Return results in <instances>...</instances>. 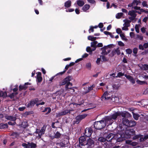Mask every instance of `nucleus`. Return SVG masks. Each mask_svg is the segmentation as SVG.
<instances>
[{"instance_id":"1","label":"nucleus","mask_w":148,"mask_h":148,"mask_svg":"<svg viewBox=\"0 0 148 148\" xmlns=\"http://www.w3.org/2000/svg\"><path fill=\"white\" fill-rule=\"evenodd\" d=\"M104 120L95 122L94 123V127L97 130H101L104 127L106 126L105 123L107 121Z\"/></svg>"},{"instance_id":"2","label":"nucleus","mask_w":148,"mask_h":148,"mask_svg":"<svg viewBox=\"0 0 148 148\" xmlns=\"http://www.w3.org/2000/svg\"><path fill=\"white\" fill-rule=\"evenodd\" d=\"M120 116V112H116L114 114L110 115L107 116L103 119L105 121H109L112 119L115 120L118 116Z\"/></svg>"},{"instance_id":"3","label":"nucleus","mask_w":148,"mask_h":148,"mask_svg":"<svg viewBox=\"0 0 148 148\" xmlns=\"http://www.w3.org/2000/svg\"><path fill=\"white\" fill-rule=\"evenodd\" d=\"M125 138H130L131 135H133L135 134V131L133 129L126 130L125 132Z\"/></svg>"},{"instance_id":"4","label":"nucleus","mask_w":148,"mask_h":148,"mask_svg":"<svg viewBox=\"0 0 148 148\" xmlns=\"http://www.w3.org/2000/svg\"><path fill=\"white\" fill-rule=\"evenodd\" d=\"M111 45H109L107 46H105L103 48L101 49L102 52L101 54L102 55H107L108 53H110V47Z\"/></svg>"},{"instance_id":"5","label":"nucleus","mask_w":148,"mask_h":148,"mask_svg":"<svg viewBox=\"0 0 148 148\" xmlns=\"http://www.w3.org/2000/svg\"><path fill=\"white\" fill-rule=\"evenodd\" d=\"M22 146L24 147H26L27 148H36L37 147L36 144L33 142L23 143Z\"/></svg>"},{"instance_id":"6","label":"nucleus","mask_w":148,"mask_h":148,"mask_svg":"<svg viewBox=\"0 0 148 148\" xmlns=\"http://www.w3.org/2000/svg\"><path fill=\"white\" fill-rule=\"evenodd\" d=\"M72 79V77L71 76L67 77L64 79L59 83V85L60 86H61L66 84L68 82L71 81Z\"/></svg>"},{"instance_id":"7","label":"nucleus","mask_w":148,"mask_h":148,"mask_svg":"<svg viewBox=\"0 0 148 148\" xmlns=\"http://www.w3.org/2000/svg\"><path fill=\"white\" fill-rule=\"evenodd\" d=\"M45 129V126H43L41 130L37 129L35 133L38 134V136H39V138H40L41 137V136L44 134Z\"/></svg>"},{"instance_id":"8","label":"nucleus","mask_w":148,"mask_h":148,"mask_svg":"<svg viewBox=\"0 0 148 148\" xmlns=\"http://www.w3.org/2000/svg\"><path fill=\"white\" fill-rule=\"evenodd\" d=\"M128 15L130 16L129 17V18L131 21L134 20L136 16L135 10L129 11L128 13Z\"/></svg>"},{"instance_id":"9","label":"nucleus","mask_w":148,"mask_h":148,"mask_svg":"<svg viewBox=\"0 0 148 148\" xmlns=\"http://www.w3.org/2000/svg\"><path fill=\"white\" fill-rule=\"evenodd\" d=\"M87 116V114H83L79 115L77 116L75 118V119L76 120L75 121V123L77 124L78 123L82 120L85 118Z\"/></svg>"},{"instance_id":"10","label":"nucleus","mask_w":148,"mask_h":148,"mask_svg":"<svg viewBox=\"0 0 148 148\" xmlns=\"http://www.w3.org/2000/svg\"><path fill=\"white\" fill-rule=\"evenodd\" d=\"M102 100L105 101L111 99V96L107 92H105L101 97Z\"/></svg>"},{"instance_id":"11","label":"nucleus","mask_w":148,"mask_h":148,"mask_svg":"<svg viewBox=\"0 0 148 148\" xmlns=\"http://www.w3.org/2000/svg\"><path fill=\"white\" fill-rule=\"evenodd\" d=\"M92 132V130L91 128H86L85 130V135L87 137H90Z\"/></svg>"},{"instance_id":"12","label":"nucleus","mask_w":148,"mask_h":148,"mask_svg":"<svg viewBox=\"0 0 148 148\" xmlns=\"http://www.w3.org/2000/svg\"><path fill=\"white\" fill-rule=\"evenodd\" d=\"M70 111L68 109L65 110L58 113H56V117H59L60 116L66 115L68 113H70Z\"/></svg>"},{"instance_id":"13","label":"nucleus","mask_w":148,"mask_h":148,"mask_svg":"<svg viewBox=\"0 0 148 148\" xmlns=\"http://www.w3.org/2000/svg\"><path fill=\"white\" fill-rule=\"evenodd\" d=\"M86 138L84 136L81 137L79 138V142L80 145L84 146L86 145Z\"/></svg>"},{"instance_id":"14","label":"nucleus","mask_w":148,"mask_h":148,"mask_svg":"<svg viewBox=\"0 0 148 148\" xmlns=\"http://www.w3.org/2000/svg\"><path fill=\"white\" fill-rule=\"evenodd\" d=\"M38 99H37L33 100H32L27 105V107L28 108L32 107L34 106V105L36 104L38 101Z\"/></svg>"},{"instance_id":"15","label":"nucleus","mask_w":148,"mask_h":148,"mask_svg":"<svg viewBox=\"0 0 148 148\" xmlns=\"http://www.w3.org/2000/svg\"><path fill=\"white\" fill-rule=\"evenodd\" d=\"M116 141L118 142H121L124 140V138H125V135L123 134H118L116 135Z\"/></svg>"},{"instance_id":"16","label":"nucleus","mask_w":148,"mask_h":148,"mask_svg":"<svg viewBox=\"0 0 148 148\" xmlns=\"http://www.w3.org/2000/svg\"><path fill=\"white\" fill-rule=\"evenodd\" d=\"M115 135L112 133H110L108 135L106 138V140L108 142H111L112 140L114 137Z\"/></svg>"},{"instance_id":"17","label":"nucleus","mask_w":148,"mask_h":148,"mask_svg":"<svg viewBox=\"0 0 148 148\" xmlns=\"http://www.w3.org/2000/svg\"><path fill=\"white\" fill-rule=\"evenodd\" d=\"M5 118L8 120L12 121H15L16 119V117L15 116H10L8 115H6L5 116Z\"/></svg>"},{"instance_id":"18","label":"nucleus","mask_w":148,"mask_h":148,"mask_svg":"<svg viewBox=\"0 0 148 148\" xmlns=\"http://www.w3.org/2000/svg\"><path fill=\"white\" fill-rule=\"evenodd\" d=\"M125 77L128 79L132 84H134L135 83V79L131 76L130 75H125Z\"/></svg>"},{"instance_id":"19","label":"nucleus","mask_w":148,"mask_h":148,"mask_svg":"<svg viewBox=\"0 0 148 148\" xmlns=\"http://www.w3.org/2000/svg\"><path fill=\"white\" fill-rule=\"evenodd\" d=\"M139 67L142 70H148V64H141L139 65Z\"/></svg>"},{"instance_id":"20","label":"nucleus","mask_w":148,"mask_h":148,"mask_svg":"<svg viewBox=\"0 0 148 148\" xmlns=\"http://www.w3.org/2000/svg\"><path fill=\"white\" fill-rule=\"evenodd\" d=\"M97 43V42L96 41L91 42V47L93 48L92 49V51H94L96 49Z\"/></svg>"},{"instance_id":"21","label":"nucleus","mask_w":148,"mask_h":148,"mask_svg":"<svg viewBox=\"0 0 148 148\" xmlns=\"http://www.w3.org/2000/svg\"><path fill=\"white\" fill-rule=\"evenodd\" d=\"M112 53L113 55H114L116 54L119 55L120 54V52L119 49V48H118L116 49H114L112 51Z\"/></svg>"},{"instance_id":"22","label":"nucleus","mask_w":148,"mask_h":148,"mask_svg":"<svg viewBox=\"0 0 148 148\" xmlns=\"http://www.w3.org/2000/svg\"><path fill=\"white\" fill-rule=\"evenodd\" d=\"M94 143V141L93 140L90 138H89L87 140V142H86V145H88V146H91Z\"/></svg>"},{"instance_id":"23","label":"nucleus","mask_w":148,"mask_h":148,"mask_svg":"<svg viewBox=\"0 0 148 148\" xmlns=\"http://www.w3.org/2000/svg\"><path fill=\"white\" fill-rule=\"evenodd\" d=\"M129 121L128 119L124 118L122 119V123L123 125L127 127L128 126Z\"/></svg>"},{"instance_id":"24","label":"nucleus","mask_w":148,"mask_h":148,"mask_svg":"<svg viewBox=\"0 0 148 148\" xmlns=\"http://www.w3.org/2000/svg\"><path fill=\"white\" fill-rule=\"evenodd\" d=\"M41 73L40 72H39L37 73V79L38 82H40L42 80V77H41Z\"/></svg>"},{"instance_id":"25","label":"nucleus","mask_w":148,"mask_h":148,"mask_svg":"<svg viewBox=\"0 0 148 148\" xmlns=\"http://www.w3.org/2000/svg\"><path fill=\"white\" fill-rule=\"evenodd\" d=\"M136 122L134 120H131L129 121L128 127H132L136 125Z\"/></svg>"},{"instance_id":"26","label":"nucleus","mask_w":148,"mask_h":148,"mask_svg":"<svg viewBox=\"0 0 148 148\" xmlns=\"http://www.w3.org/2000/svg\"><path fill=\"white\" fill-rule=\"evenodd\" d=\"M66 71V70H65V71H63V72H60V73H57L55 75L49 79V81L52 82V81L54 79V78H55V77L56 76H57L59 75H63L64 73H65Z\"/></svg>"},{"instance_id":"27","label":"nucleus","mask_w":148,"mask_h":148,"mask_svg":"<svg viewBox=\"0 0 148 148\" xmlns=\"http://www.w3.org/2000/svg\"><path fill=\"white\" fill-rule=\"evenodd\" d=\"M71 2L70 0H68L64 3V6L66 8H68L71 5Z\"/></svg>"},{"instance_id":"28","label":"nucleus","mask_w":148,"mask_h":148,"mask_svg":"<svg viewBox=\"0 0 148 148\" xmlns=\"http://www.w3.org/2000/svg\"><path fill=\"white\" fill-rule=\"evenodd\" d=\"M90 5L88 4L85 5L82 8V10L84 12H86L90 8Z\"/></svg>"},{"instance_id":"29","label":"nucleus","mask_w":148,"mask_h":148,"mask_svg":"<svg viewBox=\"0 0 148 148\" xmlns=\"http://www.w3.org/2000/svg\"><path fill=\"white\" fill-rule=\"evenodd\" d=\"M77 3L79 6L82 7L84 4V2L83 1L78 0L77 1Z\"/></svg>"},{"instance_id":"30","label":"nucleus","mask_w":148,"mask_h":148,"mask_svg":"<svg viewBox=\"0 0 148 148\" xmlns=\"http://www.w3.org/2000/svg\"><path fill=\"white\" fill-rule=\"evenodd\" d=\"M135 39L137 40H142L143 39V36L141 35H140L139 34H137L136 36Z\"/></svg>"},{"instance_id":"31","label":"nucleus","mask_w":148,"mask_h":148,"mask_svg":"<svg viewBox=\"0 0 148 148\" xmlns=\"http://www.w3.org/2000/svg\"><path fill=\"white\" fill-rule=\"evenodd\" d=\"M145 115V114L144 113L141 114V116H145V118L143 121L146 123L148 124V115Z\"/></svg>"},{"instance_id":"32","label":"nucleus","mask_w":148,"mask_h":148,"mask_svg":"<svg viewBox=\"0 0 148 148\" xmlns=\"http://www.w3.org/2000/svg\"><path fill=\"white\" fill-rule=\"evenodd\" d=\"M19 134L18 133L15 132L12 133L11 135V136H12V138H16L19 136Z\"/></svg>"},{"instance_id":"33","label":"nucleus","mask_w":148,"mask_h":148,"mask_svg":"<svg viewBox=\"0 0 148 148\" xmlns=\"http://www.w3.org/2000/svg\"><path fill=\"white\" fill-rule=\"evenodd\" d=\"M132 113L133 114L134 118L136 120H138V118L140 116L138 114L135 113L133 112H132Z\"/></svg>"},{"instance_id":"34","label":"nucleus","mask_w":148,"mask_h":148,"mask_svg":"<svg viewBox=\"0 0 148 148\" xmlns=\"http://www.w3.org/2000/svg\"><path fill=\"white\" fill-rule=\"evenodd\" d=\"M83 104L84 106H85L87 105V104H86V103H85L83 101H82L81 102H80L79 103H74V105H75L76 106L77 105L81 106Z\"/></svg>"},{"instance_id":"35","label":"nucleus","mask_w":148,"mask_h":148,"mask_svg":"<svg viewBox=\"0 0 148 148\" xmlns=\"http://www.w3.org/2000/svg\"><path fill=\"white\" fill-rule=\"evenodd\" d=\"M8 127V125L7 123H1L0 124V128L3 129Z\"/></svg>"},{"instance_id":"36","label":"nucleus","mask_w":148,"mask_h":148,"mask_svg":"<svg viewBox=\"0 0 148 148\" xmlns=\"http://www.w3.org/2000/svg\"><path fill=\"white\" fill-rule=\"evenodd\" d=\"M64 90H60L59 91H57L55 94L56 95H59L60 96H61Z\"/></svg>"},{"instance_id":"37","label":"nucleus","mask_w":148,"mask_h":148,"mask_svg":"<svg viewBox=\"0 0 148 148\" xmlns=\"http://www.w3.org/2000/svg\"><path fill=\"white\" fill-rule=\"evenodd\" d=\"M88 40L94 41L97 38L90 36L88 37Z\"/></svg>"},{"instance_id":"38","label":"nucleus","mask_w":148,"mask_h":148,"mask_svg":"<svg viewBox=\"0 0 148 148\" xmlns=\"http://www.w3.org/2000/svg\"><path fill=\"white\" fill-rule=\"evenodd\" d=\"M123 15V13H119L116 15V17L117 18L119 19L121 18Z\"/></svg>"},{"instance_id":"39","label":"nucleus","mask_w":148,"mask_h":148,"mask_svg":"<svg viewBox=\"0 0 148 148\" xmlns=\"http://www.w3.org/2000/svg\"><path fill=\"white\" fill-rule=\"evenodd\" d=\"M120 36L123 40L126 41H127V39L125 37L124 34L123 33H121L120 34Z\"/></svg>"},{"instance_id":"40","label":"nucleus","mask_w":148,"mask_h":148,"mask_svg":"<svg viewBox=\"0 0 148 148\" xmlns=\"http://www.w3.org/2000/svg\"><path fill=\"white\" fill-rule=\"evenodd\" d=\"M27 87L25 85L22 86L20 85L19 86V90L21 91L22 90H25L27 88Z\"/></svg>"},{"instance_id":"41","label":"nucleus","mask_w":148,"mask_h":148,"mask_svg":"<svg viewBox=\"0 0 148 148\" xmlns=\"http://www.w3.org/2000/svg\"><path fill=\"white\" fill-rule=\"evenodd\" d=\"M61 134L59 132H57L53 138H59Z\"/></svg>"},{"instance_id":"42","label":"nucleus","mask_w":148,"mask_h":148,"mask_svg":"<svg viewBox=\"0 0 148 148\" xmlns=\"http://www.w3.org/2000/svg\"><path fill=\"white\" fill-rule=\"evenodd\" d=\"M47 110H48V112L46 114H47L51 112V110L50 108H45L44 110L42 111V112H45L47 111Z\"/></svg>"},{"instance_id":"43","label":"nucleus","mask_w":148,"mask_h":148,"mask_svg":"<svg viewBox=\"0 0 148 148\" xmlns=\"http://www.w3.org/2000/svg\"><path fill=\"white\" fill-rule=\"evenodd\" d=\"M70 85L71 86H72L73 84L72 83H71L70 81H68L65 86V88L66 90L69 89V88H70L69 87V86Z\"/></svg>"},{"instance_id":"44","label":"nucleus","mask_w":148,"mask_h":148,"mask_svg":"<svg viewBox=\"0 0 148 148\" xmlns=\"http://www.w3.org/2000/svg\"><path fill=\"white\" fill-rule=\"evenodd\" d=\"M18 93L17 92H15L14 93H12L11 94H10L9 97L11 98H13L14 96L16 95L17 94H18Z\"/></svg>"},{"instance_id":"45","label":"nucleus","mask_w":148,"mask_h":148,"mask_svg":"<svg viewBox=\"0 0 148 148\" xmlns=\"http://www.w3.org/2000/svg\"><path fill=\"white\" fill-rule=\"evenodd\" d=\"M98 140L100 142H104L106 140V139L103 137H100L99 138Z\"/></svg>"},{"instance_id":"46","label":"nucleus","mask_w":148,"mask_h":148,"mask_svg":"<svg viewBox=\"0 0 148 148\" xmlns=\"http://www.w3.org/2000/svg\"><path fill=\"white\" fill-rule=\"evenodd\" d=\"M100 57L102 59V61L105 62L108 61L107 58L104 56H101Z\"/></svg>"},{"instance_id":"47","label":"nucleus","mask_w":148,"mask_h":148,"mask_svg":"<svg viewBox=\"0 0 148 148\" xmlns=\"http://www.w3.org/2000/svg\"><path fill=\"white\" fill-rule=\"evenodd\" d=\"M135 4L134 1H133L132 3H130L129 4L128 6L129 7H132V8H133L135 6H136V5Z\"/></svg>"},{"instance_id":"48","label":"nucleus","mask_w":148,"mask_h":148,"mask_svg":"<svg viewBox=\"0 0 148 148\" xmlns=\"http://www.w3.org/2000/svg\"><path fill=\"white\" fill-rule=\"evenodd\" d=\"M6 95V92H3L0 90V97H5Z\"/></svg>"},{"instance_id":"49","label":"nucleus","mask_w":148,"mask_h":148,"mask_svg":"<svg viewBox=\"0 0 148 148\" xmlns=\"http://www.w3.org/2000/svg\"><path fill=\"white\" fill-rule=\"evenodd\" d=\"M132 116L131 114L127 112H125V117H130Z\"/></svg>"},{"instance_id":"50","label":"nucleus","mask_w":148,"mask_h":148,"mask_svg":"<svg viewBox=\"0 0 148 148\" xmlns=\"http://www.w3.org/2000/svg\"><path fill=\"white\" fill-rule=\"evenodd\" d=\"M95 87V85H92L91 86L88 87V90H87V92H89L90 90H92L93 89V88Z\"/></svg>"},{"instance_id":"51","label":"nucleus","mask_w":148,"mask_h":148,"mask_svg":"<svg viewBox=\"0 0 148 148\" xmlns=\"http://www.w3.org/2000/svg\"><path fill=\"white\" fill-rule=\"evenodd\" d=\"M124 75V73H123L121 72H119L117 74V76H116V77H120L121 76H123Z\"/></svg>"},{"instance_id":"52","label":"nucleus","mask_w":148,"mask_h":148,"mask_svg":"<svg viewBox=\"0 0 148 148\" xmlns=\"http://www.w3.org/2000/svg\"><path fill=\"white\" fill-rule=\"evenodd\" d=\"M126 51L127 53L128 54H131L132 52V50L130 49H126Z\"/></svg>"},{"instance_id":"53","label":"nucleus","mask_w":148,"mask_h":148,"mask_svg":"<svg viewBox=\"0 0 148 148\" xmlns=\"http://www.w3.org/2000/svg\"><path fill=\"white\" fill-rule=\"evenodd\" d=\"M86 50L87 52H92L93 51H92V49H91L90 47H88L86 48Z\"/></svg>"},{"instance_id":"54","label":"nucleus","mask_w":148,"mask_h":148,"mask_svg":"<svg viewBox=\"0 0 148 148\" xmlns=\"http://www.w3.org/2000/svg\"><path fill=\"white\" fill-rule=\"evenodd\" d=\"M139 25H136L135 26V30L137 33L139 32Z\"/></svg>"},{"instance_id":"55","label":"nucleus","mask_w":148,"mask_h":148,"mask_svg":"<svg viewBox=\"0 0 148 148\" xmlns=\"http://www.w3.org/2000/svg\"><path fill=\"white\" fill-rule=\"evenodd\" d=\"M88 1L91 3V4H95V0H87Z\"/></svg>"},{"instance_id":"56","label":"nucleus","mask_w":148,"mask_h":148,"mask_svg":"<svg viewBox=\"0 0 148 148\" xmlns=\"http://www.w3.org/2000/svg\"><path fill=\"white\" fill-rule=\"evenodd\" d=\"M142 5L144 7H147V3L145 1H144L142 3Z\"/></svg>"},{"instance_id":"57","label":"nucleus","mask_w":148,"mask_h":148,"mask_svg":"<svg viewBox=\"0 0 148 148\" xmlns=\"http://www.w3.org/2000/svg\"><path fill=\"white\" fill-rule=\"evenodd\" d=\"M137 83L138 84H139L141 85L145 83V81H140L139 80H137Z\"/></svg>"},{"instance_id":"58","label":"nucleus","mask_w":148,"mask_h":148,"mask_svg":"<svg viewBox=\"0 0 148 148\" xmlns=\"http://www.w3.org/2000/svg\"><path fill=\"white\" fill-rule=\"evenodd\" d=\"M123 25L124 26L128 27L130 26V23L128 21H127Z\"/></svg>"},{"instance_id":"59","label":"nucleus","mask_w":148,"mask_h":148,"mask_svg":"<svg viewBox=\"0 0 148 148\" xmlns=\"http://www.w3.org/2000/svg\"><path fill=\"white\" fill-rule=\"evenodd\" d=\"M116 32L120 34L121 33H122V32L121 30V29L120 28H117L116 29Z\"/></svg>"},{"instance_id":"60","label":"nucleus","mask_w":148,"mask_h":148,"mask_svg":"<svg viewBox=\"0 0 148 148\" xmlns=\"http://www.w3.org/2000/svg\"><path fill=\"white\" fill-rule=\"evenodd\" d=\"M141 30L143 33H145L146 32V28L144 27H143L141 28Z\"/></svg>"},{"instance_id":"61","label":"nucleus","mask_w":148,"mask_h":148,"mask_svg":"<svg viewBox=\"0 0 148 148\" xmlns=\"http://www.w3.org/2000/svg\"><path fill=\"white\" fill-rule=\"evenodd\" d=\"M16 122L14 121V122H12L11 121H9L8 123V124L10 125H14L16 124Z\"/></svg>"},{"instance_id":"62","label":"nucleus","mask_w":148,"mask_h":148,"mask_svg":"<svg viewBox=\"0 0 148 148\" xmlns=\"http://www.w3.org/2000/svg\"><path fill=\"white\" fill-rule=\"evenodd\" d=\"M148 20V14L147 16L145 17L143 19V21L145 23H146Z\"/></svg>"},{"instance_id":"63","label":"nucleus","mask_w":148,"mask_h":148,"mask_svg":"<svg viewBox=\"0 0 148 148\" xmlns=\"http://www.w3.org/2000/svg\"><path fill=\"white\" fill-rule=\"evenodd\" d=\"M118 45L121 46H124L125 45L121 41H120L118 42Z\"/></svg>"},{"instance_id":"64","label":"nucleus","mask_w":148,"mask_h":148,"mask_svg":"<svg viewBox=\"0 0 148 148\" xmlns=\"http://www.w3.org/2000/svg\"><path fill=\"white\" fill-rule=\"evenodd\" d=\"M101 61V58H98L96 60V63L97 64H99Z\"/></svg>"}]
</instances>
